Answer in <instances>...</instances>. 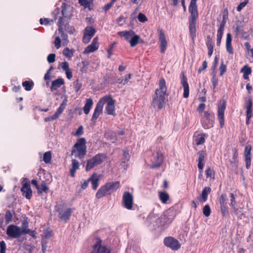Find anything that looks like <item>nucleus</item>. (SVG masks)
I'll use <instances>...</instances> for the list:
<instances>
[{"instance_id": "1", "label": "nucleus", "mask_w": 253, "mask_h": 253, "mask_svg": "<svg viewBox=\"0 0 253 253\" xmlns=\"http://www.w3.org/2000/svg\"><path fill=\"white\" fill-rule=\"evenodd\" d=\"M158 85L159 87L156 89L151 102V106L157 111L160 110L165 106L168 96L166 82L164 78L160 79Z\"/></svg>"}, {"instance_id": "2", "label": "nucleus", "mask_w": 253, "mask_h": 253, "mask_svg": "<svg viewBox=\"0 0 253 253\" xmlns=\"http://www.w3.org/2000/svg\"><path fill=\"white\" fill-rule=\"evenodd\" d=\"M197 0H191L188 10L190 15L188 18L189 35L194 41L196 37V24L199 18Z\"/></svg>"}, {"instance_id": "3", "label": "nucleus", "mask_w": 253, "mask_h": 253, "mask_svg": "<svg viewBox=\"0 0 253 253\" xmlns=\"http://www.w3.org/2000/svg\"><path fill=\"white\" fill-rule=\"evenodd\" d=\"M120 187L119 181L107 182L102 186L96 193L95 197L99 199L107 195H110Z\"/></svg>"}, {"instance_id": "4", "label": "nucleus", "mask_w": 253, "mask_h": 253, "mask_svg": "<svg viewBox=\"0 0 253 253\" xmlns=\"http://www.w3.org/2000/svg\"><path fill=\"white\" fill-rule=\"evenodd\" d=\"M86 152L85 139L83 137L78 139L72 148L71 154L74 155L76 158L82 159Z\"/></svg>"}, {"instance_id": "5", "label": "nucleus", "mask_w": 253, "mask_h": 253, "mask_svg": "<svg viewBox=\"0 0 253 253\" xmlns=\"http://www.w3.org/2000/svg\"><path fill=\"white\" fill-rule=\"evenodd\" d=\"M99 101L103 103V107L105 103L107 104L105 111L108 115L116 116L115 106L116 100L112 98L111 95H105L101 98Z\"/></svg>"}, {"instance_id": "6", "label": "nucleus", "mask_w": 253, "mask_h": 253, "mask_svg": "<svg viewBox=\"0 0 253 253\" xmlns=\"http://www.w3.org/2000/svg\"><path fill=\"white\" fill-rule=\"evenodd\" d=\"M107 158L105 154L98 153L93 156L92 158L87 161L85 166V170L88 171L92 169L94 167L101 165Z\"/></svg>"}, {"instance_id": "7", "label": "nucleus", "mask_w": 253, "mask_h": 253, "mask_svg": "<svg viewBox=\"0 0 253 253\" xmlns=\"http://www.w3.org/2000/svg\"><path fill=\"white\" fill-rule=\"evenodd\" d=\"M215 116L213 112L206 111L201 119L202 127L206 129L213 127L214 125Z\"/></svg>"}, {"instance_id": "8", "label": "nucleus", "mask_w": 253, "mask_h": 253, "mask_svg": "<svg viewBox=\"0 0 253 253\" xmlns=\"http://www.w3.org/2000/svg\"><path fill=\"white\" fill-rule=\"evenodd\" d=\"M164 160V155L160 150L154 151L150 158L151 164L149 166L150 169L159 168L163 164Z\"/></svg>"}, {"instance_id": "9", "label": "nucleus", "mask_w": 253, "mask_h": 253, "mask_svg": "<svg viewBox=\"0 0 253 253\" xmlns=\"http://www.w3.org/2000/svg\"><path fill=\"white\" fill-rule=\"evenodd\" d=\"M226 107V103L225 100H220L217 106V117L220 128H223L225 124L224 112Z\"/></svg>"}, {"instance_id": "10", "label": "nucleus", "mask_w": 253, "mask_h": 253, "mask_svg": "<svg viewBox=\"0 0 253 253\" xmlns=\"http://www.w3.org/2000/svg\"><path fill=\"white\" fill-rule=\"evenodd\" d=\"M24 227V223L22 226V228L14 225H10L7 228L6 234L11 238H18L22 233H23Z\"/></svg>"}, {"instance_id": "11", "label": "nucleus", "mask_w": 253, "mask_h": 253, "mask_svg": "<svg viewBox=\"0 0 253 253\" xmlns=\"http://www.w3.org/2000/svg\"><path fill=\"white\" fill-rule=\"evenodd\" d=\"M67 102V98L65 97L62 102L60 104L59 108L57 109L54 114L52 116L45 118L44 119V121L45 122H51L57 119L65 109Z\"/></svg>"}, {"instance_id": "12", "label": "nucleus", "mask_w": 253, "mask_h": 253, "mask_svg": "<svg viewBox=\"0 0 253 253\" xmlns=\"http://www.w3.org/2000/svg\"><path fill=\"white\" fill-rule=\"evenodd\" d=\"M21 184L22 186L21 191L22 195L28 200L31 199L32 197V191L31 188L29 181L27 178H23Z\"/></svg>"}, {"instance_id": "13", "label": "nucleus", "mask_w": 253, "mask_h": 253, "mask_svg": "<svg viewBox=\"0 0 253 253\" xmlns=\"http://www.w3.org/2000/svg\"><path fill=\"white\" fill-rule=\"evenodd\" d=\"M133 197L132 195L128 191L125 192L123 194L122 204L126 209L130 210L132 209Z\"/></svg>"}, {"instance_id": "14", "label": "nucleus", "mask_w": 253, "mask_h": 253, "mask_svg": "<svg viewBox=\"0 0 253 253\" xmlns=\"http://www.w3.org/2000/svg\"><path fill=\"white\" fill-rule=\"evenodd\" d=\"M165 245L173 251H177L181 247L178 241L171 237H168L164 239Z\"/></svg>"}, {"instance_id": "15", "label": "nucleus", "mask_w": 253, "mask_h": 253, "mask_svg": "<svg viewBox=\"0 0 253 253\" xmlns=\"http://www.w3.org/2000/svg\"><path fill=\"white\" fill-rule=\"evenodd\" d=\"M96 32L95 28L92 26H87L84 29V33L83 37V42L84 43H87L91 38L94 36Z\"/></svg>"}, {"instance_id": "16", "label": "nucleus", "mask_w": 253, "mask_h": 253, "mask_svg": "<svg viewBox=\"0 0 253 253\" xmlns=\"http://www.w3.org/2000/svg\"><path fill=\"white\" fill-rule=\"evenodd\" d=\"M180 83L183 87L184 92L183 96L185 98H187L189 95V86L187 81V78L185 75L183 71L180 73Z\"/></svg>"}, {"instance_id": "17", "label": "nucleus", "mask_w": 253, "mask_h": 253, "mask_svg": "<svg viewBox=\"0 0 253 253\" xmlns=\"http://www.w3.org/2000/svg\"><path fill=\"white\" fill-rule=\"evenodd\" d=\"M252 146L251 145H247L245 147L244 152L245 158V161L246 163V168L247 169H249L251 166L252 161Z\"/></svg>"}, {"instance_id": "18", "label": "nucleus", "mask_w": 253, "mask_h": 253, "mask_svg": "<svg viewBox=\"0 0 253 253\" xmlns=\"http://www.w3.org/2000/svg\"><path fill=\"white\" fill-rule=\"evenodd\" d=\"M159 33V40L160 42V49L161 52L162 53H165L167 46V41L166 39L165 33L162 29L158 30Z\"/></svg>"}, {"instance_id": "19", "label": "nucleus", "mask_w": 253, "mask_h": 253, "mask_svg": "<svg viewBox=\"0 0 253 253\" xmlns=\"http://www.w3.org/2000/svg\"><path fill=\"white\" fill-rule=\"evenodd\" d=\"M99 48V43L97 37L94 38L91 43L86 46L83 53L85 54L93 52L97 50Z\"/></svg>"}, {"instance_id": "20", "label": "nucleus", "mask_w": 253, "mask_h": 253, "mask_svg": "<svg viewBox=\"0 0 253 253\" xmlns=\"http://www.w3.org/2000/svg\"><path fill=\"white\" fill-rule=\"evenodd\" d=\"M91 253H110V250L101 245V240L98 239L96 244L93 246V251Z\"/></svg>"}, {"instance_id": "21", "label": "nucleus", "mask_w": 253, "mask_h": 253, "mask_svg": "<svg viewBox=\"0 0 253 253\" xmlns=\"http://www.w3.org/2000/svg\"><path fill=\"white\" fill-rule=\"evenodd\" d=\"M103 111V103L98 101L93 113L91 121L95 122L99 117V115L102 114Z\"/></svg>"}, {"instance_id": "22", "label": "nucleus", "mask_w": 253, "mask_h": 253, "mask_svg": "<svg viewBox=\"0 0 253 253\" xmlns=\"http://www.w3.org/2000/svg\"><path fill=\"white\" fill-rule=\"evenodd\" d=\"M99 178L100 176L96 173H93L88 178V181L91 182L92 188L94 190H95L99 186Z\"/></svg>"}, {"instance_id": "23", "label": "nucleus", "mask_w": 253, "mask_h": 253, "mask_svg": "<svg viewBox=\"0 0 253 253\" xmlns=\"http://www.w3.org/2000/svg\"><path fill=\"white\" fill-rule=\"evenodd\" d=\"M198 156V168L199 169L202 170L204 168V162L205 158L207 156V153L205 151L201 150L197 153Z\"/></svg>"}, {"instance_id": "24", "label": "nucleus", "mask_w": 253, "mask_h": 253, "mask_svg": "<svg viewBox=\"0 0 253 253\" xmlns=\"http://www.w3.org/2000/svg\"><path fill=\"white\" fill-rule=\"evenodd\" d=\"M235 33L236 36H238L239 34L242 35V38L244 40H249L250 36L247 32L244 31L243 27L239 25L236 24V27L235 28Z\"/></svg>"}, {"instance_id": "25", "label": "nucleus", "mask_w": 253, "mask_h": 253, "mask_svg": "<svg viewBox=\"0 0 253 253\" xmlns=\"http://www.w3.org/2000/svg\"><path fill=\"white\" fill-rule=\"evenodd\" d=\"M15 212L14 211L5 210V213H0V221H3L4 217L5 221H11L12 216L14 214Z\"/></svg>"}, {"instance_id": "26", "label": "nucleus", "mask_w": 253, "mask_h": 253, "mask_svg": "<svg viewBox=\"0 0 253 253\" xmlns=\"http://www.w3.org/2000/svg\"><path fill=\"white\" fill-rule=\"evenodd\" d=\"M232 36L230 33H228L227 34V37L226 40V49L227 51L231 54L234 53V50L232 46Z\"/></svg>"}, {"instance_id": "27", "label": "nucleus", "mask_w": 253, "mask_h": 253, "mask_svg": "<svg viewBox=\"0 0 253 253\" xmlns=\"http://www.w3.org/2000/svg\"><path fill=\"white\" fill-rule=\"evenodd\" d=\"M61 68L65 71V74L67 77V78L69 80H70L72 77V72L71 69L69 67V63L64 61L61 64Z\"/></svg>"}, {"instance_id": "28", "label": "nucleus", "mask_w": 253, "mask_h": 253, "mask_svg": "<svg viewBox=\"0 0 253 253\" xmlns=\"http://www.w3.org/2000/svg\"><path fill=\"white\" fill-rule=\"evenodd\" d=\"M64 84V81L62 78H58L52 82L50 90L51 91L55 90Z\"/></svg>"}, {"instance_id": "29", "label": "nucleus", "mask_w": 253, "mask_h": 253, "mask_svg": "<svg viewBox=\"0 0 253 253\" xmlns=\"http://www.w3.org/2000/svg\"><path fill=\"white\" fill-rule=\"evenodd\" d=\"M135 34V32L132 30L121 31L118 33L119 36L124 37L126 40L128 41Z\"/></svg>"}, {"instance_id": "30", "label": "nucleus", "mask_w": 253, "mask_h": 253, "mask_svg": "<svg viewBox=\"0 0 253 253\" xmlns=\"http://www.w3.org/2000/svg\"><path fill=\"white\" fill-rule=\"evenodd\" d=\"M206 134L202 132L198 134L195 136L194 141L197 145H200L204 144L206 141Z\"/></svg>"}, {"instance_id": "31", "label": "nucleus", "mask_w": 253, "mask_h": 253, "mask_svg": "<svg viewBox=\"0 0 253 253\" xmlns=\"http://www.w3.org/2000/svg\"><path fill=\"white\" fill-rule=\"evenodd\" d=\"M252 72V68L248 65L244 66L241 69L240 72L243 73V78L245 80H249V75Z\"/></svg>"}, {"instance_id": "32", "label": "nucleus", "mask_w": 253, "mask_h": 253, "mask_svg": "<svg viewBox=\"0 0 253 253\" xmlns=\"http://www.w3.org/2000/svg\"><path fill=\"white\" fill-rule=\"evenodd\" d=\"M58 25L59 27L58 31L59 33L61 35V37L62 38L63 41L67 44V42H68V35L64 33L63 28L61 27L63 25L62 18L60 17L59 19V21L58 22Z\"/></svg>"}, {"instance_id": "33", "label": "nucleus", "mask_w": 253, "mask_h": 253, "mask_svg": "<svg viewBox=\"0 0 253 253\" xmlns=\"http://www.w3.org/2000/svg\"><path fill=\"white\" fill-rule=\"evenodd\" d=\"M79 163L77 160L73 159L72 160V167L70 170V175L72 177H75L76 171L79 169Z\"/></svg>"}, {"instance_id": "34", "label": "nucleus", "mask_w": 253, "mask_h": 253, "mask_svg": "<svg viewBox=\"0 0 253 253\" xmlns=\"http://www.w3.org/2000/svg\"><path fill=\"white\" fill-rule=\"evenodd\" d=\"M72 210L70 208L67 209L63 212H61L59 214V218L61 220H67L69 219L71 215Z\"/></svg>"}, {"instance_id": "35", "label": "nucleus", "mask_w": 253, "mask_h": 253, "mask_svg": "<svg viewBox=\"0 0 253 253\" xmlns=\"http://www.w3.org/2000/svg\"><path fill=\"white\" fill-rule=\"evenodd\" d=\"M92 105L93 101L92 99L89 98L86 99V102L83 108L84 114L87 115L89 113Z\"/></svg>"}, {"instance_id": "36", "label": "nucleus", "mask_w": 253, "mask_h": 253, "mask_svg": "<svg viewBox=\"0 0 253 253\" xmlns=\"http://www.w3.org/2000/svg\"><path fill=\"white\" fill-rule=\"evenodd\" d=\"M79 3L84 8H87L90 10L92 9L93 0H79Z\"/></svg>"}, {"instance_id": "37", "label": "nucleus", "mask_w": 253, "mask_h": 253, "mask_svg": "<svg viewBox=\"0 0 253 253\" xmlns=\"http://www.w3.org/2000/svg\"><path fill=\"white\" fill-rule=\"evenodd\" d=\"M176 215V211L173 209H169L166 212L165 216L169 220H173Z\"/></svg>"}, {"instance_id": "38", "label": "nucleus", "mask_w": 253, "mask_h": 253, "mask_svg": "<svg viewBox=\"0 0 253 253\" xmlns=\"http://www.w3.org/2000/svg\"><path fill=\"white\" fill-rule=\"evenodd\" d=\"M226 21L225 15H223L222 20L221 23H220L219 28L217 30V36H223V31H224V27L226 24Z\"/></svg>"}, {"instance_id": "39", "label": "nucleus", "mask_w": 253, "mask_h": 253, "mask_svg": "<svg viewBox=\"0 0 253 253\" xmlns=\"http://www.w3.org/2000/svg\"><path fill=\"white\" fill-rule=\"evenodd\" d=\"M61 13L62 16V19L63 18H67L71 16V13L70 11L67 10V4L63 2L61 5Z\"/></svg>"}, {"instance_id": "40", "label": "nucleus", "mask_w": 253, "mask_h": 253, "mask_svg": "<svg viewBox=\"0 0 253 253\" xmlns=\"http://www.w3.org/2000/svg\"><path fill=\"white\" fill-rule=\"evenodd\" d=\"M159 197L160 201L163 204L167 203V201L169 199V194L166 192H159Z\"/></svg>"}, {"instance_id": "41", "label": "nucleus", "mask_w": 253, "mask_h": 253, "mask_svg": "<svg viewBox=\"0 0 253 253\" xmlns=\"http://www.w3.org/2000/svg\"><path fill=\"white\" fill-rule=\"evenodd\" d=\"M27 223L28 222L24 223V227L23 228V233L24 234H28L31 236H32L33 238L36 239L37 238V237L36 236L37 232H36V231L35 230H32L29 228H27L26 227V224H27Z\"/></svg>"}, {"instance_id": "42", "label": "nucleus", "mask_w": 253, "mask_h": 253, "mask_svg": "<svg viewBox=\"0 0 253 253\" xmlns=\"http://www.w3.org/2000/svg\"><path fill=\"white\" fill-rule=\"evenodd\" d=\"M22 85L25 88V89L26 91H30L32 89L34 85V82L32 80L26 81L23 82Z\"/></svg>"}, {"instance_id": "43", "label": "nucleus", "mask_w": 253, "mask_h": 253, "mask_svg": "<svg viewBox=\"0 0 253 253\" xmlns=\"http://www.w3.org/2000/svg\"><path fill=\"white\" fill-rule=\"evenodd\" d=\"M233 156H232V159L230 160V163L232 165H234L235 166H237L238 160V150L234 148L233 149Z\"/></svg>"}, {"instance_id": "44", "label": "nucleus", "mask_w": 253, "mask_h": 253, "mask_svg": "<svg viewBox=\"0 0 253 253\" xmlns=\"http://www.w3.org/2000/svg\"><path fill=\"white\" fill-rule=\"evenodd\" d=\"M38 192L39 195H41L43 192L47 193L48 192V188L44 182H43L37 188Z\"/></svg>"}, {"instance_id": "45", "label": "nucleus", "mask_w": 253, "mask_h": 253, "mask_svg": "<svg viewBox=\"0 0 253 253\" xmlns=\"http://www.w3.org/2000/svg\"><path fill=\"white\" fill-rule=\"evenodd\" d=\"M139 39L140 37L138 35L135 34L132 37V38L130 39V40L129 41L130 46L131 47L135 46L139 43Z\"/></svg>"}, {"instance_id": "46", "label": "nucleus", "mask_w": 253, "mask_h": 253, "mask_svg": "<svg viewBox=\"0 0 253 253\" xmlns=\"http://www.w3.org/2000/svg\"><path fill=\"white\" fill-rule=\"evenodd\" d=\"M211 192V188L210 187H205L202 192V198L203 202H206L207 200L209 194Z\"/></svg>"}, {"instance_id": "47", "label": "nucleus", "mask_w": 253, "mask_h": 253, "mask_svg": "<svg viewBox=\"0 0 253 253\" xmlns=\"http://www.w3.org/2000/svg\"><path fill=\"white\" fill-rule=\"evenodd\" d=\"M51 160V152L48 151L44 153L43 161L46 164L50 163Z\"/></svg>"}, {"instance_id": "48", "label": "nucleus", "mask_w": 253, "mask_h": 253, "mask_svg": "<svg viewBox=\"0 0 253 253\" xmlns=\"http://www.w3.org/2000/svg\"><path fill=\"white\" fill-rule=\"evenodd\" d=\"M205 174L207 178L210 177L214 178L215 172L212 169H211V167H209L206 170Z\"/></svg>"}, {"instance_id": "49", "label": "nucleus", "mask_w": 253, "mask_h": 253, "mask_svg": "<svg viewBox=\"0 0 253 253\" xmlns=\"http://www.w3.org/2000/svg\"><path fill=\"white\" fill-rule=\"evenodd\" d=\"M56 19V17L54 18V20L50 19L49 18H41L40 20V23L41 25H48L50 24L51 23H53L54 21H55Z\"/></svg>"}, {"instance_id": "50", "label": "nucleus", "mask_w": 253, "mask_h": 253, "mask_svg": "<svg viewBox=\"0 0 253 253\" xmlns=\"http://www.w3.org/2000/svg\"><path fill=\"white\" fill-rule=\"evenodd\" d=\"M63 54L65 57L71 58L73 55V51L70 50L68 47H66L63 51Z\"/></svg>"}, {"instance_id": "51", "label": "nucleus", "mask_w": 253, "mask_h": 253, "mask_svg": "<svg viewBox=\"0 0 253 253\" xmlns=\"http://www.w3.org/2000/svg\"><path fill=\"white\" fill-rule=\"evenodd\" d=\"M116 44V42H114L112 43H111L107 49V57L108 58H110L111 56L113 55V50L114 47L115 45Z\"/></svg>"}, {"instance_id": "52", "label": "nucleus", "mask_w": 253, "mask_h": 253, "mask_svg": "<svg viewBox=\"0 0 253 253\" xmlns=\"http://www.w3.org/2000/svg\"><path fill=\"white\" fill-rule=\"evenodd\" d=\"M204 214L206 216H209L211 212V208L209 205H206L204 206L203 210Z\"/></svg>"}, {"instance_id": "53", "label": "nucleus", "mask_w": 253, "mask_h": 253, "mask_svg": "<svg viewBox=\"0 0 253 253\" xmlns=\"http://www.w3.org/2000/svg\"><path fill=\"white\" fill-rule=\"evenodd\" d=\"M138 20L139 22L144 23L148 21V19L145 15L140 12L138 14L137 16Z\"/></svg>"}, {"instance_id": "54", "label": "nucleus", "mask_w": 253, "mask_h": 253, "mask_svg": "<svg viewBox=\"0 0 253 253\" xmlns=\"http://www.w3.org/2000/svg\"><path fill=\"white\" fill-rule=\"evenodd\" d=\"M206 45L208 49V55L211 57L212 54L213 50L212 43L206 42Z\"/></svg>"}, {"instance_id": "55", "label": "nucleus", "mask_w": 253, "mask_h": 253, "mask_svg": "<svg viewBox=\"0 0 253 253\" xmlns=\"http://www.w3.org/2000/svg\"><path fill=\"white\" fill-rule=\"evenodd\" d=\"M226 65L224 64L223 61H222L219 67V75L220 76H222L226 72Z\"/></svg>"}, {"instance_id": "56", "label": "nucleus", "mask_w": 253, "mask_h": 253, "mask_svg": "<svg viewBox=\"0 0 253 253\" xmlns=\"http://www.w3.org/2000/svg\"><path fill=\"white\" fill-rule=\"evenodd\" d=\"M211 82L212 83L213 89H215L216 86L218 84V80L216 78V76L215 75H213L211 78Z\"/></svg>"}, {"instance_id": "57", "label": "nucleus", "mask_w": 253, "mask_h": 253, "mask_svg": "<svg viewBox=\"0 0 253 253\" xmlns=\"http://www.w3.org/2000/svg\"><path fill=\"white\" fill-rule=\"evenodd\" d=\"M226 197L225 194H222L220 196L218 201H219L220 206L226 205Z\"/></svg>"}, {"instance_id": "58", "label": "nucleus", "mask_w": 253, "mask_h": 253, "mask_svg": "<svg viewBox=\"0 0 253 253\" xmlns=\"http://www.w3.org/2000/svg\"><path fill=\"white\" fill-rule=\"evenodd\" d=\"M61 40L59 36L56 37L55 38L54 44L57 49H59L61 47Z\"/></svg>"}, {"instance_id": "59", "label": "nucleus", "mask_w": 253, "mask_h": 253, "mask_svg": "<svg viewBox=\"0 0 253 253\" xmlns=\"http://www.w3.org/2000/svg\"><path fill=\"white\" fill-rule=\"evenodd\" d=\"M249 0H245L244 2H241L237 7V10L240 12L242 9L248 3Z\"/></svg>"}, {"instance_id": "60", "label": "nucleus", "mask_w": 253, "mask_h": 253, "mask_svg": "<svg viewBox=\"0 0 253 253\" xmlns=\"http://www.w3.org/2000/svg\"><path fill=\"white\" fill-rule=\"evenodd\" d=\"M123 157H124V163H125L126 162L129 161L130 159V155L129 154L128 151L127 150H124L123 153Z\"/></svg>"}, {"instance_id": "61", "label": "nucleus", "mask_w": 253, "mask_h": 253, "mask_svg": "<svg viewBox=\"0 0 253 253\" xmlns=\"http://www.w3.org/2000/svg\"><path fill=\"white\" fill-rule=\"evenodd\" d=\"M220 210L223 216H226L228 214V210L226 205L221 206Z\"/></svg>"}, {"instance_id": "62", "label": "nucleus", "mask_w": 253, "mask_h": 253, "mask_svg": "<svg viewBox=\"0 0 253 253\" xmlns=\"http://www.w3.org/2000/svg\"><path fill=\"white\" fill-rule=\"evenodd\" d=\"M6 244L3 241L0 242V253H5Z\"/></svg>"}, {"instance_id": "63", "label": "nucleus", "mask_w": 253, "mask_h": 253, "mask_svg": "<svg viewBox=\"0 0 253 253\" xmlns=\"http://www.w3.org/2000/svg\"><path fill=\"white\" fill-rule=\"evenodd\" d=\"M116 1V0H112L109 3L105 4L103 7L105 11H108L113 6L114 3Z\"/></svg>"}, {"instance_id": "64", "label": "nucleus", "mask_w": 253, "mask_h": 253, "mask_svg": "<svg viewBox=\"0 0 253 253\" xmlns=\"http://www.w3.org/2000/svg\"><path fill=\"white\" fill-rule=\"evenodd\" d=\"M47 60L50 63L54 62L55 60V54L54 53L49 54L47 56Z\"/></svg>"}]
</instances>
